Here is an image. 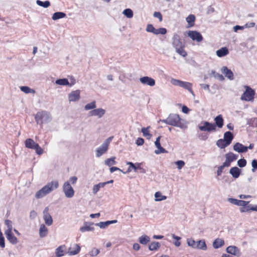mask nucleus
<instances>
[{"mask_svg": "<svg viewBox=\"0 0 257 257\" xmlns=\"http://www.w3.org/2000/svg\"><path fill=\"white\" fill-rule=\"evenodd\" d=\"M95 225L99 226L100 228H106L109 225V223L108 221H106L96 223Z\"/></svg>", "mask_w": 257, "mask_h": 257, "instance_id": "obj_55", "label": "nucleus"}, {"mask_svg": "<svg viewBox=\"0 0 257 257\" xmlns=\"http://www.w3.org/2000/svg\"><path fill=\"white\" fill-rule=\"evenodd\" d=\"M172 236L173 239L176 240V241L174 242V245L177 247L180 246L181 245V242L180 241V240L181 239V238L174 234H172Z\"/></svg>", "mask_w": 257, "mask_h": 257, "instance_id": "obj_51", "label": "nucleus"}, {"mask_svg": "<svg viewBox=\"0 0 257 257\" xmlns=\"http://www.w3.org/2000/svg\"><path fill=\"white\" fill-rule=\"evenodd\" d=\"M66 16V14L63 12H56L53 15L52 18L53 20H57L65 18Z\"/></svg>", "mask_w": 257, "mask_h": 257, "instance_id": "obj_36", "label": "nucleus"}, {"mask_svg": "<svg viewBox=\"0 0 257 257\" xmlns=\"http://www.w3.org/2000/svg\"><path fill=\"white\" fill-rule=\"evenodd\" d=\"M105 110L102 108H95L88 112L89 116H97L101 118L105 113Z\"/></svg>", "mask_w": 257, "mask_h": 257, "instance_id": "obj_11", "label": "nucleus"}, {"mask_svg": "<svg viewBox=\"0 0 257 257\" xmlns=\"http://www.w3.org/2000/svg\"><path fill=\"white\" fill-rule=\"evenodd\" d=\"M254 94L255 92L253 89L248 86H246V90L242 95L241 99L246 101H250L253 99Z\"/></svg>", "mask_w": 257, "mask_h": 257, "instance_id": "obj_9", "label": "nucleus"}, {"mask_svg": "<svg viewBox=\"0 0 257 257\" xmlns=\"http://www.w3.org/2000/svg\"><path fill=\"white\" fill-rule=\"evenodd\" d=\"M229 173L232 175L233 178L236 179L239 177L241 173V170L237 167H234L230 169Z\"/></svg>", "mask_w": 257, "mask_h": 257, "instance_id": "obj_21", "label": "nucleus"}, {"mask_svg": "<svg viewBox=\"0 0 257 257\" xmlns=\"http://www.w3.org/2000/svg\"><path fill=\"white\" fill-rule=\"evenodd\" d=\"M122 14L128 18H132L133 17V12L130 9H125L122 12Z\"/></svg>", "mask_w": 257, "mask_h": 257, "instance_id": "obj_46", "label": "nucleus"}, {"mask_svg": "<svg viewBox=\"0 0 257 257\" xmlns=\"http://www.w3.org/2000/svg\"><path fill=\"white\" fill-rule=\"evenodd\" d=\"M105 186V184L103 183V182L99 183L97 184H96L93 186L92 188V192L94 194H96V193L99 191L100 188H103Z\"/></svg>", "mask_w": 257, "mask_h": 257, "instance_id": "obj_35", "label": "nucleus"}, {"mask_svg": "<svg viewBox=\"0 0 257 257\" xmlns=\"http://www.w3.org/2000/svg\"><path fill=\"white\" fill-rule=\"evenodd\" d=\"M195 20V17L193 15H190L186 18V21L188 23L189 27L194 26Z\"/></svg>", "mask_w": 257, "mask_h": 257, "instance_id": "obj_39", "label": "nucleus"}, {"mask_svg": "<svg viewBox=\"0 0 257 257\" xmlns=\"http://www.w3.org/2000/svg\"><path fill=\"white\" fill-rule=\"evenodd\" d=\"M96 107V101H92V102L86 104L84 106L85 110H93Z\"/></svg>", "mask_w": 257, "mask_h": 257, "instance_id": "obj_37", "label": "nucleus"}, {"mask_svg": "<svg viewBox=\"0 0 257 257\" xmlns=\"http://www.w3.org/2000/svg\"><path fill=\"white\" fill-rule=\"evenodd\" d=\"M229 53L228 49L226 47H222L216 52L217 56L219 57H223Z\"/></svg>", "mask_w": 257, "mask_h": 257, "instance_id": "obj_24", "label": "nucleus"}, {"mask_svg": "<svg viewBox=\"0 0 257 257\" xmlns=\"http://www.w3.org/2000/svg\"><path fill=\"white\" fill-rule=\"evenodd\" d=\"M215 124L216 127L217 126L219 128H222L223 125V119L222 115L219 114L214 118Z\"/></svg>", "mask_w": 257, "mask_h": 257, "instance_id": "obj_25", "label": "nucleus"}, {"mask_svg": "<svg viewBox=\"0 0 257 257\" xmlns=\"http://www.w3.org/2000/svg\"><path fill=\"white\" fill-rule=\"evenodd\" d=\"M252 172H254L257 170V160L253 159L251 162Z\"/></svg>", "mask_w": 257, "mask_h": 257, "instance_id": "obj_57", "label": "nucleus"}, {"mask_svg": "<svg viewBox=\"0 0 257 257\" xmlns=\"http://www.w3.org/2000/svg\"><path fill=\"white\" fill-rule=\"evenodd\" d=\"M171 83L175 85L181 87L188 90L193 96H195L194 93L192 89V84L191 83L183 81L178 79L172 78L171 80Z\"/></svg>", "mask_w": 257, "mask_h": 257, "instance_id": "obj_6", "label": "nucleus"}, {"mask_svg": "<svg viewBox=\"0 0 257 257\" xmlns=\"http://www.w3.org/2000/svg\"><path fill=\"white\" fill-rule=\"evenodd\" d=\"M226 251L231 254L239 257L241 255V252L239 248L235 246H229L226 248Z\"/></svg>", "mask_w": 257, "mask_h": 257, "instance_id": "obj_17", "label": "nucleus"}, {"mask_svg": "<svg viewBox=\"0 0 257 257\" xmlns=\"http://www.w3.org/2000/svg\"><path fill=\"white\" fill-rule=\"evenodd\" d=\"M49 210L48 207H45L43 211V218L45 223L47 225L50 226L53 223V219L49 213Z\"/></svg>", "mask_w": 257, "mask_h": 257, "instance_id": "obj_14", "label": "nucleus"}, {"mask_svg": "<svg viewBox=\"0 0 257 257\" xmlns=\"http://www.w3.org/2000/svg\"><path fill=\"white\" fill-rule=\"evenodd\" d=\"M216 145L221 149H223L228 146L223 139H219L216 142Z\"/></svg>", "mask_w": 257, "mask_h": 257, "instance_id": "obj_43", "label": "nucleus"}, {"mask_svg": "<svg viewBox=\"0 0 257 257\" xmlns=\"http://www.w3.org/2000/svg\"><path fill=\"white\" fill-rule=\"evenodd\" d=\"M155 28L154 27V26L152 24H148L146 28V31L148 32L152 33L153 34L155 31Z\"/></svg>", "mask_w": 257, "mask_h": 257, "instance_id": "obj_61", "label": "nucleus"}, {"mask_svg": "<svg viewBox=\"0 0 257 257\" xmlns=\"http://www.w3.org/2000/svg\"><path fill=\"white\" fill-rule=\"evenodd\" d=\"M228 201L233 204H234V205H238V203H239V200H237L236 199H234V198H228Z\"/></svg>", "mask_w": 257, "mask_h": 257, "instance_id": "obj_64", "label": "nucleus"}, {"mask_svg": "<svg viewBox=\"0 0 257 257\" xmlns=\"http://www.w3.org/2000/svg\"><path fill=\"white\" fill-rule=\"evenodd\" d=\"M141 83L144 85L154 86L156 84L155 80L148 76H144L140 78Z\"/></svg>", "mask_w": 257, "mask_h": 257, "instance_id": "obj_15", "label": "nucleus"}, {"mask_svg": "<svg viewBox=\"0 0 257 257\" xmlns=\"http://www.w3.org/2000/svg\"><path fill=\"white\" fill-rule=\"evenodd\" d=\"M153 16L155 18H157L159 19L160 22H162L163 20V17L162 14L160 12H154Z\"/></svg>", "mask_w": 257, "mask_h": 257, "instance_id": "obj_63", "label": "nucleus"}, {"mask_svg": "<svg viewBox=\"0 0 257 257\" xmlns=\"http://www.w3.org/2000/svg\"><path fill=\"white\" fill-rule=\"evenodd\" d=\"M48 233V228L44 224H42L40 225L39 229V235L41 237H44L47 235Z\"/></svg>", "mask_w": 257, "mask_h": 257, "instance_id": "obj_31", "label": "nucleus"}, {"mask_svg": "<svg viewBox=\"0 0 257 257\" xmlns=\"http://www.w3.org/2000/svg\"><path fill=\"white\" fill-rule=\"evenodd\" d=\"M199 128L203 132H212L216 131V125L214 123L208 121H202L199 125Z\"/></svg>", "mask_w": 257, "mask_h": 257, "instance_id": "obj_7", "label": "nucleus"}, {"mask_svg": "<svg viewBox=\"0 0 257 257\" xmlns=\"http://www.w3.org/2000/svg\"><path fill=\"white\" fill-rule=\"evenodd\" d=\"M99 253V250L96 248H93L90 251L89 254L92 256H94L97 255Z\"/></svg>", "mask_w": 257, "mask_h": 257, "instance_id": "obj_58", "label": "nucleus"}, {"mask_svg": "<svg viewBox=\"0 0 257 257\" xmlns=\"http://www.w3.org/2000/svg\"><path fill=\"white\" fill-rule=\"evenodd\" d=\"M37 144L31 139H27L25 141V146L29 149H34Z\"/></svg>", "mask_w": 257, "mask_h": 257, "instance_id": "obj_28", "label": "nucleus"}, {"mask_svg": "<svg viewBox=\"0 0 257 257\" xmlns=\"http://www.w3.org/2000/svg\"><path fill=\"white\" fill-rule=\"evenodd\" d=\"M224 243V240L220 238H217L216 239L213 243V246L215 248H218L220 247H221Z\"/></svg>", "mask_w": 257, "mask_h": 257, "instance_id": "obj_33", "label": "nucleus"}, {"mask_svg": "<svg viewBox=\"0 0 257 257\" xmlns=\"http://www.w3.org/2000/svg\"><path fill=\"white\" fill-rule=\"evenodd\" d=\"M196 241L192 238H187V243L188 245L195 249H196Z\"/></svg>", "mask_w": 257, "mask_h": 257, "instance_id": "obj_49", "label": "nucleus"}, {"mask_svg": "<svg viewBox=\"0 0 257 257\" xmlns=\"http://www.w3.org/2000/svg\"><path fill=\"white\" fill-rule=\"evenodd\" d=\"M63 191L67 198H72L75 193L74 190L70 184V182L66 181L63 185Z\"/></svg>", "mask_w": 257, "mask_h": 257, "instance_id": "obj_8", "label": "nucleus"}, {"mask_svg": "<svg viewBox=\"0 0 257 257\" xmlns=\"http://www.w3.org/2000/svg\"><path fill=\"white\" fill-rule=\"evenodd\" d=\"M246 165V161L244 159H241L237 161V165L241 168L244 167Z\"/></svg>", "mask_w": 257, "mask_h": 257, "instance_id": "obj_56", "label": "nucleus"}, {"mask_svg": "<svg viewBox=\"0 0 257 257\" xmlns=\"http://www.w3.org/2000/svg\"><path fill=\"white\" fill-rule=\"evenodd\" d=\"M6 235V237L9 240V241L12 244H16L18 242V239L17 237L13 234L12 231L5 232Z\"/></svg>", "mask_w": 257, "mask_h": 257, "instance_id": "obj_22", "label": "nucleus"}, {"mask_svg": "<svg viewBox=\"0 0 257 257\" xmlns=\"http://www.w3.org/2000/svg\"><path fill=\"white\" fill-rule=\"evenodd\" d=\"M238 158V155L230 152L225 155V161L224 162V165L229 167L231 162L235 161Z\"/></svg>", "mask_w": 257, "mask_h": 257, "instance_id": "obj_12", "label": "nucleus"}, {"mask_svg": "<svg viewBox=\"0 0 257 257\" xmlns=\"http://www.w3.org/2000/svg\"><path fill=\"white\" fill-rule=\"evenodd\" d=\"M211 74L213 76L214 78H218L221 81H222L224 79L222 75L216 73L214 70H212Z\"/></svg>", "mask_w": 257, "mask_h": 257, "instance_id": "obj_52", "label": "nucleus"}, {"mask_svg": "<svg viewBox=\"0 0 257 257\" xmlns=\"http://www.w3.org/2000/svg\"><path fill=\"white\" fill-rule=\"evenodd\" d=\"M252 205L251 204L247 205L245 207L240 208L239 210L241 213L250 212L251 210Z\"/></svg>", "mask_w": 257, "mask_h": 257, "instance_id": "obj_53", "label": "nucleus"}, {"mask_svg": "<svg viewBox=\"0 0 257 257\" xmlns=\"http://www.w3.org/2000/svg\"><path fill=\"white\" fill-rule=\"evenodd\" d=\"M155 201H161L163 200H165L167 199V196L162 195V193L160 192H157L155 194Z\"/></svg>", "mask_w": 257, "mask_h": 257, "instance_id": "obj_40", "label": "nucleus"}, {"mask_svg": "<svg viewBox=\"0 0 257 257\" xmlns=\"http://www.w3.org/2000/svg\"><path fill=\"white\" fill-rule=\"evenodd\" d=\"M127 165H129L130 166L128 168V172H131L132 169H133L135 172H137L138 170H140L141 173H144L146 172L145 170L141 167V164L137 163L134 164L132 162H127Z\"/></svg>", "mask_w": 257, "mask_h": 257, "instance_id": "obj_13", "label": "nucleus"}, {"mask_svg": "<svg viewBox=\"0 0 257 257\" xmlns=\"http://www.w3.org/2000/svg\"><path fill=\"white\" fill-rule=\"evenodd\" d=\"M169 125L178 127L181 129H185L187 126L185 121L181 119L177 114H170L169 116Z\"/></svg>", "mask_w": 257, "mask_h": 257, "instance_id": "obj_3", "label": "nucleus"}, {"mask_svg": "<svg viewBox=\"0 0 257 257\" xmlns=\"http://www.w3.org/2000/svg\"><path fill=\"white\" fill-rule=\"evenodd\" d=\"M188 36L193 41H195L197 42H200L203 40L202 35L196 31H189L188 32Z\"/></svg>", "mask_w": 257, "mask_h": 257, "instance_id": "obj_10", "label": "nucleus"}, {"mask_svg": "<svg viewBox=\"0 0 257 257\" xmlns=\"http://www.w3.org/2000/svg\"><path fill=\"white\" fill-rule=\"evenodd\" d=\"M66 251V250L65 245H60L56 249V256L57 257H61L64 255Z\"/></svg>", "mask_w": 257, "mask_h": 257, "instance_id": "obj_23", "label": "nucleus"}, {"mask_svg": "<svg viewBox=\"0 0 257 257\" xmlns=\"http://www.w3.org/2000/svg\"><path fill=\"white\" fill-rule=\"evenodd\" d=\"M93 224V223H85L84 226L80 227V230L82 232L92 231L94 229V227L91 226Z\"/></svg>", "mask_w": 257, "mask_h": 257, "instance_id": "obj_26", "label": "nucleus"}, {"mask_svg": "<svg viewBox=\"0 0 257 257\" xmlns=\"http://www.w3.org/2000/svg\"><path fill=\"white\" fill-rule=\"evenodd\" d=\"M139 241L142 244H146L150 241V238L147 235H143L139 237Z\"/></svg>", "mask_w": 257, "mask_h": 257, "instance_id": "obj_34", "label": "nucleus"}, {"mask_svg": "<svg viewBox=\"0 0 257 257\" xmlns=\"http://www.w3.org/2000/svg\"><path fill=\"white\" fill-rule=\"evenodd\" d=\"M36 4L38 6L42 7L45 8H47L49 7L50 6V3L48 1H45L44 2H43L41 1L40 0H37L36 1Z\"/></svg>", "mask_w": 257, "mask_h": 257, "instance_id": "obj_45", "label": "nucleus"}, {"mask_svg": "<svg viewBox=\"0 0 257 257\" xmlns=\"http://www.w3.org/2000/svg\"><path fill=\"white\" fill-rule=\"evenodd\" d=\"M196 249L205 250L207 249V246L204 240H200L196 242Z\"/></svg>", "mask_w": 257, "mask_h": 257, "instance_id": "obj_29", "label": "nucleus"}, {"mask_svg": "<svg viewBox=\"0 0 257 257\" xmlns=\"http://www.w3.org/2000/svg\"><path fill=\"white\" fill-rule=\"evenodd\" d=\"M20 89L23 92L28 94V93H35V90L33 89H31L28 86H23L20 87Z\"/></svg>", "mask_w": 257, "mask_h": 257, "instance_id": "obj_38", "label": "nucleus"}, {"mask_svg": "<svg viewBox=\"0 0 257 257\" xmlns=\"http://www.w3.org/2000/svg\"><path fill=\"white\" fill-rule=\"evenodd\" d=\"M113 138V136H111L106 139L102 144L98 148H97L96 150V157H100L102 155L106 153L108 149V147L111 141L112 140Z\"/></svg>", "mask_w": 257, "mask_h": 257, "instance_id": "obj_5", "label": "nucleus"}, {"mask_svg": "<svg viewBox=\"0 0 257 257\" xmlns=\"http://www.w3.org/2000/svg\"><path fill=\"white\" fill-rule=\"evenodd\" d=\"M221 72L229 79L233 80L234 79L233 73L230 69H228L227 67L223 66L221 68Z\"/></svg>", "mask_w": 257, "mask_h": 257, "instance_id": "obj_20", "label": "nucleus"}, {"mask_svg": "<svg viewBox=\"0 0 257 257\" xmlns=\"http://www.w3.org/2000/svg\"><path fill=\"white\" fill-rule=\"evenodd\" d=\"M115 157H114L107 159L105 161V164L109 167L115 165L116 162H115Z\"/></svg>", "mask_w": 257, "mask_h": 257, "instance_id": "obj_44", "label": "nucleus"}, {"mask_svg": "<svg viewBox=\"0 0 257 257\" xmlns=\"http://www.w3.org/2000/svg\"><path fill=\"white\" fill-rule=\"evenodd\" d=\"M71 248H70L68 253L69 255H75L79 252L80 250V247L79 245L76 244H75V249L74 250H71Z\"/></svg>", "mask_w": 257, "mask_h": 257, "instance_id": "obj_41", "label": "nucleus"}, {"mask_svg": "<svg viewBox=\"0 0 257 257\" xmlns=\"http://www.w3.org/2000/svg\"><path fill=\"white\" fill-rule=\"evenodd\" d=\"M38 155H42L43 153V150L39 146L38 144L36 145V148L34 149Z\"/></svg>", "mask_w": 257, "mask_h": 257, "instance_id": "obj_62", "label": "nucleus"}, {"mask_svg": "<svg viewBox=\"0 0 257 257\" xmlns=\"http://www.w3.org/2000/svg\"><path fill=\"white\" fill-rule=\"evenodd\" d=\"M233 136L230 132H226L224 134V140L227 145H229L233 140Z\"/></svg>", "mask_w": 257, "mask_h": 257, "instance_id": "obj_27", "label": "nucleus"}, {"mask_svg": "<svg viewBox=\"0 0 257 257\" xmlns=\"http://www.w3.org/2000/svg\"><path fill=\"white\" fill-rule=\"evenodd\" d=\"M149 127H143L142 128V132L143 134V136L147 138V139H150L152 135L149 133Z\"/></svg>", "mask_w": 257, "mask_h": 257, "instance_id": "obj_42", "label": "nucleus"}, {"mask_svg": "<svg viewBox=\"0 0 257 257\" xmlns=\"http://www.w3.org/2000/svg\"><path fill=\"white\" fill-rule=\"evenodd\" d=\"M252 205L251 204L247 205L245 207L240 208L239 210L241 213L250 212L251 210Z\"/></svg>", "mask_w": 257, "mask_h": 257, "instance_id": "obj_54", "label": "nucleus"}, {"mask_svg": "<svg viewBox=\"0 0 257 257\" xmlns=\"http://www.w3.org/2000/svg\"><path fill=\"white\" fill-rule=\"evenodd\" d=\"M59 186V183L57 181H53L47 183L45 186L37 191L35 194L37 199L41 198L48 194L52 191L56 189Z\"/></svg>", "mask_w": 257, "mask_h": 257, "instance_id": "obj_2", "label": "nucleus"}, {"mask_svg": "<svg viewBox=\"0 0 257 257\" xmlns=\"http://www.w3.org/2000/svg\"><path fill=\"white\" fill-rule=\"evenodd\" d=\"M35 118L37 123L40 124L48 123L50 122L52 119L50 114L45 111L37 112Z\"/></svg>", "mask_w": 257, "mask_h": 257, "instance_id": "obj_4", "label": "nucleus"}, {"mask_svg": "<svg viewBox=\"0 0 257 257\" xmlns=\"http://www.w3.org/2000/svg\"><path fill=\"white\" fill-rule=\"evenodd\" d=\"M55 83L57 85L63 86H71L74 83L70 84L68 80L66 78L59 79L55 81Z\"/></svg>", "mask_w": 257, "mask_h": 257, "instance_id": "obj_30", "label": "nucleus"}, {"mask_svg": "<svg viewBox=\"0 0 257 257\" xmlns=\"http://www.w3.org/2000/svg\"><path fill=\"white\" fill-rule=\"evenodd\" d=\"M80 91L79 90L72 91L68 95V99L70 102L76 101L78 100L80 98Z\"/></svg>", "mask_w": 257, "mask_h": 257, "instance_id": "obj_16", "label": "nucleus"}, {"mask_svg": "<svg viewBox=\"0 0 257 257\" xmlns=\"http://www.w3.org/2000/svg\"><path fill=\"white\" fill-rule=\"evenodd\" d=\"M172 44L175 48V51L180 56L186 57L187 53L185 50V44L182 42L180 36L177 34H174L172 38Z\"/></svg>", "mask_w": 257, "mask_h": 257, "instance_id": "obj_1", "label": "nucleus"}, {"mask_svg": "<svg viewBox=\"0 0 257 257\" xmlns=\"http://www.w3.org/2000/svg\"><path fill=\"white\" fill-rule=\"evenodd\" d=\"M225 167H227V166L224 165V163H223V164L219 166L218 168V170L217 171V174L218 176H220L223 172V170Z\"/></svg>", "mask_w": 257, "mask_h": 257, "instance_id": "obj_59", "label": "nucleus"}, {"mask_svg": "<svg viewBox=\"0 0 257 257\" xmlns=\"http://www.w3.org/2000/svg\"><path fill=\"white\" fill-rule=\"evenodd\" d=\"M167 33V30L164 28H160L159 29H155L154 32V34L158 35L162 34L164 35Z\"/></svg>", "mask_w": 257, "mask_h": 257, "instance_id": "obj_50", "label": "nucleus"}, {"mask_svg": "<svg viewBox=\"0 0 257 257\" xmlns=\"http://www.w3.org/2000/svg\"><path fill=\"white\" fill-rule=\"evenodd\" d=\"M234 151L238 153H245L247 151V148L239 143H236L233 146Z\"/></svg>", "mask_w": 257, "mask_h": 257, "instance_id": "obj_19", "label": "nucleus"}, {"mask_svg": "<svg viewBox=\"0 0 257 257\" xmlns=\"http://www.w3.org/2000/svg\"><path fill=\"white\" fill-rule=\"evenodd\" d=\"M175 164L177 165L179 170L181 169L185 165V162L183 161L179 160L175 162Z\"/></svg>", "mask_w": 257, "mask_h": 257, "instance_id": "obj_60", "label": "nucleus"}, {"mask_svg": "<svg viewBox=\"0 0 257 257\" xmlns=\"http://www.w3.org/2000/svg\"><path fill=\"white\" fill-rule=\"evenodd\" d=\"M247 124L252 127H257V117H254L247 120Z\"/></svg>", "mask_w": 257, "mask_h": 257, "instance_id": "obj_47", "label": "nucleus"}, {"mask_svg": "<svg viewBox=\"0 0 257 257\" xmlns=\"http://www.w3.org/2000/svg\"><path fill=\"white\" fill-rule=\"evenodd\" d=\"M161 137L159 136L155 142V144L158 150H155V153L156 154H160L161 153H167V151L165 149H164L163 147H161V145L160 144V139Z\"/></svg>", "mask_w": 257, "mask_h": 257, "instance_id": "obj_18", "label": "nucleus"}, {"mask_svg": "<svg viewBox=\"0 0 257 257\" xmlns=\"http://www.w3.org/2000/svg\"><path fill=\"white\" fill-rule=\"evenodd\" d=\"M161 246V244L159 242L154 241L151 243L149 246V249L151 251H156L158 250Z\"/></svg>", "mask_w": 257, "mask_h": 257, "instance_id": "obj_32", "label": "nucleus"}, {"mask_svg": "<svg viewBox=\"0 0 257 257\" xmlns=\"http://www.w3.org/2000/svg\"><path fill=\"white\" fill-rule=\"evenodd\" d=\"M5 224L7 226V229L5 231V232H11L13 229V223L12 222L8 219H7L5 221Z\"/></svg>", "mask_w": 257, "mask_h": 257, "instance_id": "obj_48", "label": "nucleus"}]
</instances>
